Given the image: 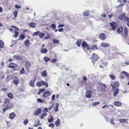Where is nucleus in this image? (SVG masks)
Wrapping results in <instances>:
<instances>
[{
	"mask_svg": "<svg viewBox=\"0 0 129 129\" xmlns=\"http://www.w3.org/2000/svg\"><path fill=\"white\" fill-rule=\"evenodd\" d=\"M99 57L98 55L94 53L93 54L90 59L92 60V62L94 65V63L99 58Z\"/></svg>",
	"mask_w": 129,
	"mask_h": 129,
	"instance_id": "1",
	"label": "nucleus"
},
{
	"mask_svg": "<svg viewBox=\"0 0 129 129\" xmlns=\"http://www.w3.org/2000/svg\"><path fill=\"white\" fill-rule=\"evenodd\" d=\"M93 92L92 91L87 90L86 92L85 97L86 98H90L92 96L91 94Z\"/></svg>",
	"mask_w": 129,
	"mask_h": 129,
	"instance_id": "2",
	"label": "nucleus"
},
{
	"mask_svg": "<svg viewBox=\"0 0 129 129\" xmlns=\"http://www.w3.org/2000/svg\"><path fill=\"white\" fill-rule=\"evenodd\" d=\"M100 38L102 40H105L106 38V36L105 34L104 33H101L100 34L99 36Z\"/></svg>",
	"mask_w": 129,
	"mask_h": 129,
	"instance_id": "3",
	"label": "nucleus"
},
{
	"mask_svg": "<svg viewBox=\"0 0 129 129\" xmlns=\"http://www.w3.org/2000/svg\"><path fill=\"white\" fill-rule=\"evenodd\" d=\"M19 81V79L17 77H15L13 78V83L15 85H17L18 84Z\"/></svg>",
	"mask_w": 129,
	"mask_h": 129,
	"instance_id": "4",
	"label": "nucleus"
},
{
	"mask_svg": "<svg viewBox=\"0 0 129 129\" xmlns=\"http://www.w3.org/2000/svg\"><path fill=\"white\" fill-rule=\"evenodd\" d=\"M16 116V115L15 113L12 112L9 114L8 118L12 120Z\"/></svg>",
	"mask_w": 129,
	"mask_h": 129,
	"instance_id": "5",
	"label": "nucleus"
},
{
	"mask_svg": "<svg viewBox=\"0 0 129 129\" xmlns=\"http://www.w3.org/2000/svg\"><path fill=\"white\" fill-rule=\"evenodd\" d=\"M100 45L101 46L104 47H108L110 45L109 43L105 42L102 43Z\"/></svg>",
	"mask_w": 129,
	"mask_h": 129,
	"instance_id": "6",
	"label": "nucleus"
},
{
	"mask_svg": "<svg viewBox=\"0 0 129 129\" xmlns=\"http://www.w3.org/2000/svg\"><path fill=\"white\" fill-rule=\"evenodd\" d=\"M50 94V92L49 91H46L43 93V96L44 97H46L49 96Z\"/></svg>",
	"mask_w": 129,
	"mask_h": 129,
	"instance_id": "7",
	"label": "nucleus"
},
{
	"mask_svg": "<svg viewBox=\"0 0 129 129\" xmlns=\"http://www.w3.org/2000/svg\"><path fill=\"white\" fill-rule=\"evenodd\" d=\"M36 80V79L35 78L34 79L31 80L29 83L30 85L32 87L34 86V83Z\"/></svg>",
	"mask_w": 129,
	"mask_h": 129,
	"instance_id": "8",
	"label": "nucleus"
},
{
	"mask_svg": "<svg viewBox=\"0 0 129 129\" xmlns=\"http://www.w3.org/2000/svg\"><path fill=\"white\" fill-rule=\"evenodd\" d=\"M123 28L122 27H121L117 28V32L118 34H121L123 31Z\"/></svg>",
	"mask_w": 129,
	"mask_h": 129,
	"instance_id": "9",
	"label": "nucleus"
},
{
	"mask_svg": "<svg viewBox=\"0 0 129 129\" xmlns=\"http://www.w3.org/2000/svg\"><path fill=\"white\" fill-rule=\"evenodd\" d=\"M41 112V109L40 108H39L34 113V115H38V114H40Z\"/></svg>",
	"mask_w": 129,
	"mask_h": 129,
	"instance_id": "10",
	"label": "nucleus"
},
{
	"mask_svg": "<svg viewBox=\"0 0 129 129\" xmlns=\"http://www.w3.org/2000/svg\"><path fill=\"white\" fill-rule=\"evenodd\" d=\"M43 83H44V81L42 80L40 82H38L37 84V85L39 87H41L43 85Z\"/></svg>",
	"mask_w": 129,
	"mask_h": 129,
	"instance_id": "11",
	"label": "nucleus"
},
{
	"mask_svg": "<svg viewBox=\"0 0 129 129\" xmlns=\"http://www.w3.org/2000/svg\"><path fill=\"white\" fill-rule=\"evenodd\" d=\"M125 14L124 13L121 14L119 16L118 18L119 19L122 20L123 18H124L125 17Z\"/></svg>",
	"mask_w": 129,
	"mask_h": 129,
	"instance_id": "12",
	"label": "nucleus"
},
{
	"mask_svg": "<svg viewBox=\"0 0 129 129\" xmlns=\"http://www.w3.org/2000/svg\"><path fill=\"white\" fill-rule=\"evenodd\" d=\"M47 51V49L46 48H42L40 51V52L42 53H46Z\"/></svg>",
	"mask_w": 129,
	"mask_h": 129,
	"instance_id": "13",
	"label": "nucleus"
},
{
	"mask_svg": "<svg viewBox=\"0 0 129 129\" xmlns=\"http://www.w3.org/2000/svg\"><path fill=\"white\" fill-rule=\"evenodd\" d=\"M124 37L126 38L127 37L128 35V30L127 28L126 27L124 28Z\"/></svg>",
	"mask_w": 129,
	"mask_h": 129,
	"instance_id": "14",
	"label": "nucleus"
},
{
	"mask_svg": "<svg viewBox=\"0 0 129 129\" xmlns=\"http://www.w3.org/2000/svg\"><path fill=\"white\" fill-rule=\"evenodd\" d=\"M119 91V89L118 88H116L113 92V94L114 96H116L117 94L118 93Z\"/></svg>",
	"mask_w": 129,
	"mask_h": 129,
	"instance_id": "15",
	"label": "nucleus"
},
{
	"mask_svg": "<svg viewBox=\"0 0 129 129\" xmlns=\"http://www.w3.org/2000/svg\"><path fill=\"white\" fill-rule=\"evenodd\" d=\"M114 104L116 106H119L121 105L122 103L119 101H115L114 102Z\"/></svg>",
	"mask_w": 129,
	"mask_h": 129,
	"instance_id": "16",
	"label": "nucleus"
},
{
	"mask_svg": "<svg viewBox=\"0 0 129 129\" xmlns=\"http://www.w3.org/2000/svg\"><path fill=\"white\" fill-rule=\"evenodd\" d=\"M81 42L82 40L81 39H78L77 40L76 44L78 47H79L80 46Z\"/></svg>",
	"mask_w": 129,
	"mask_h": 129,
	"instance_id": "17",
	"label": "nucleus"
},
{
	"mask_svg": "<svg viewBox=\"0 0 129 129\" xmlns=\"http://www.w3.org/2000/svg\"><path fill=\"white\" fill-rule=\"evenodd\" d=\"M82 47L83 48H85L86 47H87L88 46V45L87 44V43L84 41H83V42L82 43Z\"/></svg>",
	"mask_w": 129,
	"mask_h": 129,
	"instance_id": "18",
	"label": "nucleus"
},
{
	"mask_svg": "<svg viewBox=\"0 0 129 129\" xmlns=\"http://www.w3.org/2000/svg\"><path fill=\"white\" fill-rule=\"evenodd\" d=\"M89 11L88 10L85 11L83 13V14L85 16H88L89 15Z\"/></svg>",
	"mask_w": 129,
	"mask_h": 129,
	"instance_id": "19",
	"label": "nucleus"
},
{
	"mask_svg": "<svg viewBox=\"0 0 129 129\" xmlns=\"http://www.w3.org/2000/svg\"><path fill=\"white\" fill-rule=\"evenodd\" d=\"M25 65L26 67L28 69L30 67L31 64L29 62L27 61L26 62Z\"/></svg>",
	"mask_w": 129,
	"mask_h": 129,
	"instance_id": "20",
	"label": "nucleus"
},
{
	"mask_svg": "<svg viewBox=\"0 0 129 129\" xmlns=\"http://www.w3.org/2000/svg\"><path fill=\"white\" fill-rule=\"evenodd\" d=\"M25 36L23 34H21L19 37L18 39L19 40H23L25 38Z\"/></svg>",
	"mask_w": 129,
	"mask_h": 129,
	"instance_id": "21",
	"label": "nucleus"
},
{
	"mask_svg": "<svg viewBox=\"0 0 129 129\" xmlns=\"http://www.w3.org/2000/svg\"><path fill=\"white\" fill-rule=\"evenodd\" d=\"M4 43L2 40H0V48H3L4 47Z\"/></svg>",
	"mask_w": 129,
	"mask_h": 129,
	"instance_id": "22",
	"label": "nucleus"
},
{
	"mask_svg": "<svg viewBox=\"0 0 129 129\" xmlns=\"http://www.w3.org/2000/svg\"><path fill=\"white\" fill-rule=\"evenodd\" d=\"M9 100L8 99H7L4 102V103L6 105H8L9 104Z\"/></svg>",
	"mask_w": 129,
	"mask_h": 129,
	"instance_id": "23",
	"label": "nucleus"
},
{
	"mask_svg": "<svg viewBox=\"0 0 129 129\" xmlns=\"http://www.w3.org/2000/svg\"><path fill=\"white\" fill-rule=\"evenodd\" d=\"M30 41L29 40H27L25 42V45L26 47H28L29 45Z\"/></svg>",
	"mask_w": 129,
	"mask_h": 129,
	"instance_id": "24",
	"label": "nucleus"
},
{
	"mask_svg": "<svg viewBox=\"0 0 129 129\" xmlns=\"http://www.w3.org/2000/svg\"><path fill=\"white\" fill-rule=\"evenodd\" d=\"M13 57L15 59H18L19 60H21L22 59V58L19 55H14L13 56Z\"/></svg>",
	"mask_w": 129,
	"mask_h": 129,
	"instance_id": "25",
	"label": "nucleus"
},
{
	"mask_svg": "<svg viewBox=\"0 0 129 129\" xmlns=\"http://www.w3.org/2000/svg\"><path fill=\"white\" fill-rule=\"evenodd\" d=\"M55 124L56 126H58L60 124V121L59 119H58L55 122Z\"/></svg>",
	"mask_w": 129,
	"mask_h": 129,
	"instance_id": "26",
	"label": "nucleus"
},
{
	"mask_svg": "<svg viewBox=\"0 0 129 129\" xmlns=\"http://www.w3.org/2000/svg\"><path fill=\"white\" fill-rule=\"evenodd\" d=\"M35 23L34 22L30 23L29 24L30 27L32 28L35 27Z\"/></svg>",
	"mask_w": 129,
	"mask_h": 129,
	"instance_id": "27",
	"label": "nucleus"
},
{
	"mask_svg": "<svg viewBox=\"0 0 129 129\" xmlns=\"http://www.w3.org/2000/svg\"><path fill=\"white\" fill-rule=\"evenodd\" d=\"M59 106V104L58 103L56 104V107H55L54 108V110L55 111H57L58 110V107Z\"/></svg>",
	"mask_w": 129,
	"mask_h": 129,
	"instance_id": "28",
	"label": "nucleus"
},
{
	"mask_svg": "<svg viewBox=\"0 0 129 129\" xmlns=\"http://www.w3.org/2000/svg\"><path fill=\"white\" fill-rule=\"evenodd\" d=\"M42 75L43 77H45L47 76V74L46 73V70H45L42 73Z\"/></svg>",
	"mask_w": 129,
	"mask_h": 129,
	"instance_id": "29",
	"label": "nucleus"
},
{
	"mask_svg": "<svg viewBox=\"0 0 129 129\" xmlns=\"http://www.w3.org/2000/svg\"><path fill=\"white\" fill-rule=\"evenodd\" d=\"M7 96L11 99H12L13 98V94L11 93H8L7 95Z\"/></svg>",
	"mask_w": 129,
	"mask_h": 129,
	"instance_id": "30",
	"label": "nucleus"
},
{
	"mask_svg": "<svg viewBox=\"0 0 129 129\" xmlns=\"http://www.w3.org/2000/svg\"><path fill=\"white\" fill-rule=\"evenodd\" d=\"M45 35L44 33H40L39 34V37L40 38H42Z\"/></svg>",
	"mask_w": 129,
	"mask_h": 129,
	"instance_id": "31",
	"label": "nucleus"
},
{
	"mask_svg": "<svg viewBox=\"0 0 129 129\" xmlns=\"http://www.w3.org/2000/svg\"><path fill=\"white\" fill-rule=\"evenodd\" d=\"M110 25L112 28L113 29V30H115V27L114 24L113 23H110Z\"/></svg>",
	"mask_w": 129,
	"mask_h": 129,
	"instance_id": "32",
	"label": "nucleus"
},
{
	"mask_svg": "<svg viewBox=\"0 0 129 129\" xmlns=\"http://www.w3.org/2000/svg\"><path fill=\"white\" fill-rule=\"evenodd\" d=\"M20 73L21 74H23L25 72V70L24 68H21V70L20 71Z\"/></svg>",
	"mask_w": 129,
	"mask_h": 129,
	"instance_id": "33",
	"label": "nucleus"
},
{
	"mask_svg": "<svg viewBox=\"0 0 129 129\" xmlns=\"http://www.w3.org/2000/svg\"><path fill=\"white\" fill-rule=\"evenodd\" d=\"M127 119H121L119 120V121L120 122L122 123H124L126 121Z\"/></svg>",
	"mask_w": 129,
	"mask_h": 129,
	"instance_id": "34",
	"label": "nucleus"
},
{
	"mask_svg": "<svg viewBox=\"0 0 129 129\" xmlns=\"http://www.w3.org/2000/svg\"><path fill=\"white\" fill-rule=\"evenodd\" d=\"M121 73L122 74H124V75L125 76L127 77H128V73L125 71H123Z\"/></svg>",
	"mask_w": 129,
	"mask_h": 129,
	"instance_id": "35",
	"label": "nucleus"
},
{
	"mask_svg": "<svg viewBox=\"0 0 129 129\" xmlns=\"http://www.w3.org/2000/svg\"><path fill=\"white\" fill-rule=\"evenodd\" d=\"M50 117H51L50 119H48V122H52L53 120V118L51 116H49Z\"/></svg>",
	"mask_w": 129,
	"mask_h": 129,
	"instance_id": "36",
	"label": "nucleus"
},
{
	"mask_svg": "<svg viewBox=\"0 0 129 129\" xmlns=\"http://www.w3.org/2000/svg\"><path fill=\"white\" fill-rule=\"evenodd\" d=\"M99 104L100 103L99 102H96L93 103L92 104V106H96Z\"/></svg>",
	"mask_w": 129,
	"mask_h": 129,
	"instance_id": "37",
	"label": "nucleus"
},
{
	"mask_svg": "<svg viewBox=\"0 0 129 129\" xmlns=\"http://www.w3.org/2000/svg\"><path fill=\"white\" fill-rule=\"evenodd\" d=\"M44 59L45 62H47L50 59L48 57L45 56L44 57Z\"/></svg>",
	"mask_w": 129,
	"mask_h": 129,
	"instance_id": "38",
	"label": "nucleus"
},
{
	"mask_svg": "<svg viewBox=\"0 0 129 129\" xmlns=\"http://www.w3.org/2000/svg\"><path fill=\"white\" fill-rule=\"evenodd\" d=\"M39 34V31H38L34 33L33 35V36H37Z\"/></svg>",
	"mask_w": 129,
	"mask_h": 129,
	"instance_id": "39",
	"label": "nucleus"
},
{
	"mask_svg": "<svg viewBox=\"0 0 129 129\" xmlns=\"http://www.w3.org/2000/svg\"><path fill=\"white\" fill-rule=\"evenodd\" d=\"M124 4L123 3H120L119 5L116 6V8L121 7L124 5Z\"/></svg>",
	"mask_w": 129,
	"mask_h": 129,
	"instance_id": "40",
	"label": "nucleus"
},
{
	"mask_svg": "<svg viewBox=\"0 0 129 129\" xmlns=\"http://www.w3.org/2000/svg\"><path fill=\"white\" fill-rule=\"evenodd\" d=\"M53 43L55 44L59 43V41L56 39H53Z\"/></svg>",
	"mask_w": 129,
	"mask_h": 129,
	"instance_id": "41",
	"label": "nucleus"
},
{
	"mask_svg": "<svg viewBox=\"0 0 129 129\" xmlns=\"http://www.w3.org/2000/svg\"><path fill=\"white\" fill-rule=\"evenodd\" d=\"M11 26L14 28L15 30H19V29L17 27L14 25H11Z\"/></svg>",
	"mask_w": 129,
	"mask_h": 129,
	"instance_id": "42",
	"label": "nucleus"
},
{
	"mask_svg": "<svg viewBox=\"0 0 129 129\" xmlns=\"http://www.w3.org/2000/svg\"><path fill=\"white\" fill-rule=\"evenodd\" d=\"M14 16L16 17H17V11H15L13 12Z\"/></svg>",
	"mask_w": 129,
	"mask_h": 129,
	"instance_id": "43",
	"label": "nucleus"
},
{
	"mask_svg": "<svg viewBox=\"0 0 129 129\" xmlns=\"http://www.w3.org/2000/svg\"><path fill=\"white\" fill-rule=\"evenodd\" d=\"M51 26L53 29L54 30H55V29L56 27L55 24H51Z\"/></svg>",
	"mask_w": 129,
	"mask_h": 129,
	"instance_id": "44",
	"label": "nucleus"
},
{
	"mask_svg": "<svg viewBox=\"0 0 129 129\" xmlns=\"http://www.w3.org/2000/svg\"><path fill=\"white\" fill-rule=\"evenodd\" d=\"M49 126L50 127H51L52 128H53L55 126V125L54 124L52 123H51L49 124Z\"/></svg>",
	"mask_w": 129,
	"mask_h": 129,
	"instance_id": "45",
	"label": "nucleus"
},
{
	"mask_svg": "<svg viewBox=\"0 0 129 129\" xmlns=\"http://www.w3.org/2000/svg\"><path fill=\"white\" fill-rule=\"evenodd\" d=\"M97 47L96 45H94L91 48V49L93 50H95V49H97Z\"/></svg>",
	"mask_w": 129,
	"mask_h": 129,
	"instance_id": "46",
	"label": "nucleus"
},
{
	"mask_svg": "<svg viewBox=\"0 0 129 129\" xmlns=\"http://www.w3.org/2000/svg\"><path fill=\"white\" fill-rule=\"evenodd\" d=\"M28 121L27 119H26L25 120H24L23 122V123L24 124L26 125L27 124L28 122Z\"/></svg>",
	"mask_w": 129,
	"mask_h": 129,
	"instance_id": "47",
	"label": "nucleus"
},
{
	"mask_svg": "<svg viewBox=\"0 0 129 129\" xmlns=\"http://www.w3.org/2000/svg\"><path fill=\"white\" fill-rule=\"evenodd\" d=\"M9 67L10 68H17L16 66H15L12 65H10L9 64Z\"/></svg>",
	"mask_w": 129,
	"mask_h": 129,
	"instance_id": "48",
	"label": "nucleus"
},
{
	"mask_svg": "<svg viewBox=\"0 0 129 129\" xmlns=\"http://www.w3.org/2000/svg\"><path fill=\"white\" fill-rule=\"evenodd\" d=\"M109 76L112 79H114L115 78V76L111 74Z\"/></svg>",
	"mask_w": 129,
	"mask_h": 129,
	"instance_id": "49",
	"label": "nucleus"
},
{
	"mask_svg": "<svg viewBox=\"0 0 129 129\" xmlns=\"http://www.w3.org/2000/svg\"><path fill=\"white\" fill-rule=\"evenodd\" d=\"M37 101L39 102L40 103H43L44 101V100H43V101L42 100V99L40 98L38 99Z\"/></svg>",
	"mask_w": 129,
	"mask_h": 129,
	"instance_id": "50",
	"label": "nucleus"
},
{
	"mask_svg": "<svg viewBox=\"0 0 129 129\" xmlns=\"http://www.w3.org/2000/svg\"><path fill=\"white\" fill-rule=\"evenodd\" d=\"M8 107L3 108L2 109L3 112H5L8 109Z\"/></svg>",
	"mask_w": 129,
	"mask_h": 129,
	"instance_id": "51",
	"label": "nucleus"
},
{
	"mask_svg": "<svg viewBox=\"0 0 129 129\" xmlns=\"http://www.w3.org/2000/svg\"><path fill=\"white\" fill-rule=\"evenodd\" d=\"M14 32L15 33L14 36V37H17L18 36V33L17 31H15Z\"/></svg>",
	"mask_w": 129,
	"mask_h": 129,
	"instance_id": "52",
	"label": "nucleus"
},
{
	"mask_svg": "<svg viewBox=\"0 0 129 129\" xmlns=\"http://www.w3.org/2000/svg\"><path fill=\"white\" fill-rule=\"evenodd\" d=\"M124 19L126 20V22L129 23V18L127 17H125Z\"/></svg>",
	"mask_w": 129,
	"mask_h": 129,
	"instance_id": "53",
	"label": "nucleus"
},
{
	"mask_svg": "<svg viewBox=\"0 0 129 129\" xmlns=\"http://www.w3.org/2000/svg\"><path fill=\"white\" fill-rule=\"evenodd\" d=\"M43 83V85L46 86V87H47L48 86V84L47 82H45L44 81V83Z\"/></svg>",
	"mask_w": 129,
	"mask_h": 129,
	"instance_id": "54",
	"label": "nucleus"
},
{
	"mask_svg": "<svg viewBox=\"0 0 129 129\" xmlns=\"http://www.w3.org/2000/svg\"><path fill=\"white\" fill-rule=\"evenodd\" d=\"M110 123L111 124H114V120L113 119H111L110 122Z\"/></svg>",
	"mask_w": 129,
	"mask_h": 129,
	"instance_id": "55",
	"label": "nucleus"
},
{
	"mask_svg": "<svg viewBox=\"0 0 129 129\" xmlns=\"http://www.w3.org/2000/svg\"><path fill=\"white\" fill-rule=\"evenodd\" d=\"M45 90V89L43 88V89H39V91H40L41 93L42 92Z\"/></svg>",
	"mask_w": 129,
	"mask_h": 129,
	"instance_id": "56",
	"label": "nucleus"
},
{
	"mask_svg": "<svg viewBox=\"0 0 129 129\" xmlns=\"http://www.w3.org/2000/svg\"><path fill=\"white\" fill-rule=\"evenodd\" d=\"M102 62L103 63V65L104 66H107V65L108 62H103L102 61Z\"/></svg>",
	"mask_w": 129,
	"mask_h": 129,
	"instance_id": "57",
	"label": "nucleus"
},
{
	"mask_svg": "<svg viewBox=\"0 0 129 129\" xmlns=\"http://www.w3.org/2000/svg\"><path fill=\"white\" fill-rule=\"evenodd\" d=\"M104 117L105 119L108 122L109 121V119L106 116H104Z\"/></svg>",
	"mask_w": 129,
	"mask_h": 129,
	"instance_id": "58",
	"label": "nucleus"
},
{
	"mask_svg": "<svg viewBox=\"0 0 129 129\" xmlns=\"http://www.w3.org/2000/svg\"><path fill=\"white\" fill-rule=\"evenodd\" d=\"M65 26V25L63 24H60L58 25V26L59 28L63 27Z\"/></svg>",
	"mask_w": 129,
	"mask_h": 129,
	"instance_id": "59",
	"label": "nucleus"
},
{
	"mask_svg": "<svg viewBox=\"0 0 129 129\" xmlns=\"http://www.w3.org/2000/svg\"><path fill=\"white\" fill-rule=\"evenodd\" d=\"M57 30L59 31L60 32H61L63 31V28H62L59 29H57Z\"/></svg>",
	"mask_w": 129,
	"mask_h": 129,
	"instance_id": "60",
	"label": "nucleus"
},
{
	"mask_svg": "<svg viewBox=\"0 0 129 129\" xmlns=\"http://www.w3.org/2000/svg\"><path fill=\"white\" fill-rule=\"evenodd\" d=\"M1 90L4 91H6L7 90V89L6 88H3L1 89Z\"/></svg>",
	"mask_w": 129,
	"mask_h": 129,
	"instance_id": "61",
	"label": "nucleus"
},
{
	"mask_svg": "<svg viewBox=\"0 0 129 129\" xmlns=\"http://www.w3.org/2000/svg\"><path fill=\"white\" fill-rule=\"evenodd\" d=\"M21 7V6H19L18 5H15V7L19 9Z\"/></svg>",
	"mask_w": 129,
	"mask_h": 129,
	"instance_id": "62",
	"label": "nucleus"
},
{
	"mask_svg": "<svg viewBox=\"0 0 129 129\" xmlns=\"http://www.w3.org/2000/svg\"><path fill=\"white\" fill-rule=\"evenodd\" d=\"M55 98V95L54 94L51 97V100H54V99Z\"/></svg>",
	"mask_w": 129,
	"mask_h": 129,
	"instance_id": "63",
	"label": "nucleus"
},
{
	"mask_svg": "<svg viewBox=\"0 0 129 129\" xmlns=\"http://www.w3.org/2000/svg\"><path fill=\"white\" fill-rule=\"evenodd\" d=\"M83 79L85 82H86L87 80V79L86 78V77L84 76L83 78Z\"/></svg>",
	"mask_w": 129,
	"mask_h": 129,
	"instance_id": "64",
	"label": "nucleus"
}]
</instances>
